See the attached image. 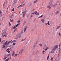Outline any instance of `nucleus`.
Returning a JSON list of instances; mask_svg holds the SVG:
<instances>
[{"instance_id":"obj_10","label":"nucleus","mask_w":61,"mask_h":61,"mask_svg":"<svg viewBox=\"0 0 61 61\" xmlns=\"http://www.w3.org/2000/svg\"><path fill=\"white\" fill-rule=\"evenodd\" d=\"M15 54V51H13V53L12 54V56H14Z\"/></svg>"},{"instance_id":"obj_36","label":"nucleus","mask_w":61,"mask_h":61,"mask_svg":"<svg viewBox=\"0 0 61 61\" xmlns=\"http://www.w3.org/2000/svg\"><path fill=\"white\" fill-rule=\"evenodd\" d=\"M6 58H7V57L6 56L5 57H4V59H5V60L6 59Z\"/></svg>"},{"instance_id":"obj_64","label":"nucleus","mask_w":61,"mask_h":61,"mask_svg":"<svg viewBox=\"0 0 61 61\" xmlns=\"http://www.w3.org/2000/svg\"><path fill=\"white\" fill-rule=\"evenodd\" d=\"M53 59V58H51V61H52V59Z\"/></svg>"},{"instance_id":"obj_54","label":"nucleus","mask_w":61,"mask_h":61,"mask_svg":"<svg viewBox=\"0 0 61 61\" xmlns=\"http://www.w3.org/2000/svg\"><path fill=\"white\" fill-rule=\"evenodd\" d=\"M51 53H54V51H52L51 52Z\"/></svg>"},{"instance_id":"obj_8","label":"nucleus","mask_w":61,"mask_h":61,"mask_svg":"<svg viewBox=\"0 0 61 61\" xmlns=\"http://www.w3.org/2000/svg\"><path fill=\"white\" fill-rule=\"evenodd\" d=\"M59 59V57H57L56 59V61H58Z\"/></svg>"},{"instance_id":"obj_16","label":"nucleus","mask_w":61,"mask_h":61,"mask_svg":"<svg viewBox=\"0 0 61 61\" xmlns=\"http://www.w3.org/2000/svg\"><path fill=\"white\" fill-rule=\"evenodd\" d=\"M5 2L4 3L3 5V6L4 8H5Z\"/></svg>"},{"instance_id":"obj_39","label":"nucleus","mask_w":61,"mask_h":61,"mask_svg":"<svg viewBox=\"0 0 61 61\" xmlns=\"http://www.w3.org/2000/svg\"><path fill=\"white\" fill-rule=\"evenodd\" d=\"M15 44H16L15 43H13L12 45H13V46H14V45H15Z\"/></svg>"},{"instance_id":"obj_6","label":"nucleus","mask_w":61,"mask_h":61,"mask_svg":"<svg viewBox=\"0 0 61 61\" xmlns=\"http://www.w3.org/2000/svg\"><path fill=\"white\" fill-rule=\"evenodd\" d=\"M10 44H12V43H13V40H11L9 42H8L7 45H8L9 44H10Z\"/></svg>"},{"instance_id":"obj_15","label":"nucleus","mask_w":61,"mask_h":61,"mask_svg":"<svg viewBox=\"0 0 61 61\" xmlns=\"http://www.w3.org/2000/svg\"><path fill=\"white\" fill-rule=\"evenodd\" d=\"M7 40L4 43V45H6L7 44Z\"/></svg>"},{"instance_id":"obj_32","label":"nucleus","mask_w":61,"mask_h":61,"mask_svg":"<svg viewBox=\"0 0 61 61\" xmlns=\"http://www.w3.org/2000/svg\"><path fill=\"white\" fill-rule=\"evenodd\" d=\"M10 55L11 54H8L7 55V57L9 56H10Z\"/></svg>"},{"instance_id":"obj_43","label":"nucleus","mask_w":61,"mask_h":61,"mask_svg":"<svg viewBox=\"0 0 61 61\" xmlns=\"http://www.w3.org/2000/svg\"><path fill=\"white\" fill-rule=\"evenodd\" d=\"M5 40H3L2 41V43H5Z\"/></svg>"},{"instance_id":"obj_19","label":"nucleus","mask_w":61,"mask_h":61,"mask_svg":"<svg viewBox=\"0 0 61 61\" xmlns=\"http://www.w3.org/2000/svg\"><path fill=\"white\" fill-rule=\"evenodd\" d=\"M49 49V48L48 47H47L46 48H45V49H44L45 50H47V49Z\"/></svg>"},{"instance_id":"obj_34","label":"nucleus","mask_w":61,"mask_h":61,"mask_svg":"<svg viewBox=\"0 0 61 61\" xmlns=\"http://www.w3.org/2000/svg\"><path fill=\"white\" fill-rule=\"evenodd\" d=\"M20 21H21V20H18L17 21V23H20Z\"/></svg>"},{"instance_id":"obj_23","label":"nucleus","mask_w":61,"mask_h":61,"mask_svg":"<svg viewBox=\"0 0 61 61\" xmlns=\"http://www.w3.org/2000/svg\"><path fill=\"white\" fill-rule=\"evenodd\" d=\"M19 25H20V24L19 23L18 24H17L15 26H16V27H17Z\"/></svg>"},{"instance_id":"obj_53","label":"nucleus","mask_w":61,"mask_h":61,"mask_svg":"<svg viewBox=\"0 0 61 61\" xmlns=\"http://www.w3.org/2000/svg\"><path fill=\"white\" fill-rule=\"evenodd\" d=\"M36 44H37V43H35L34 44V45H35V46H36Z\"/></svg>"},{"instance_id":"obj_45","label":"nucleus","mask_w":61,"mask_h":61,"mask_svg":"<svg viewBox=\"0 0 61 61\" xmlns=\"http://www.w3.org/2000/svg\"><path fill=\"white\" fill-rule=\"evenodd\" d=\"M21 33H23V30H22L21 31Z\"/></svg>"},{"instance_id":"obj_41","label":"nucleus","mask_w":61,"mask_h":61,"mask_svg":"<svg viewBox=\"0 0 61 61\" xmlns=\"http://www.w3.org/2000/svg\"><path fill=\"white\" fill-rule=\"evenodd\" d=\"M9 25H10V26H11V24L10 22H9Z\"/></svg>"},{"instance_id":"obj_31","label":"nucleus","mask_w":61,"mask_h":61,"mask_svg":"<svg viewBox=\"0 0 61 61\" xmlns=\"http://www.w3.org/2000/svg\"><path fill=\"white\" fill-rule=\"evenodd\" d=\"M35 12H33L31 13V15H35Z\"/></svg>"},{"instance_id":"obj_25","label":"nucleus","mask_w":61,"mask_h":61,"mask_svg":"<svg viewBox=\"0 0 61 61\" xmlns=\"http://www.w3.org/2000/svg\"><path fill=\"white\" fill-rule=\"evenodd\" d=\"M39 45L40 46H41V47L42 46V44L41 43L40 44H39Z\"/></svg>"},{"instance_id":"obj_55","label":"nucleus","mask_w":61,"mask_h":61,"mask_svg":"<svg viewBox=\"0 0 61 61\" xmlns=\"http://www.w3.org/2000/svg\"><path fill=\"white\" fill-rule=\"evenodd\" d=\"M53 51H55V49L54 48H53V49H52Z\"/></svg>"},{"instance_id":"obj_46","label":"nucleus","mask_w":61,"mask_h":61,"mask_svg":"<svg viewBox=\"0 0 61 61\" xmlns=\"http://www.w3.org/2000/svg\"><path fill=\"white\" fill-rule=\"evenodd\" d=\"M17 0H14V2H16V1H17Z\"/></svg>"},{"instance_id":"obj_2","label":"nucleus","mask_w":61,"mask_h":61,"mask_svg":"<svg viewBox=\"0 0 61 61\" xmlns=\"http://www.w3.org/2000/svg\"><path fill=\"white\" fill-rule=\"evenodd\" d=\"M52 5V2L51 1H50L48 5L47 6V8H48L49 9L51 8V6L50 5Z\"/></svg>"},{"instance_id":"obj_11","label":"nucleus","mask_w":61,"mask_h":61,"mask_svg":"<svg viewBox=\"0 0 61 61\" xmlns=\"http://www.w3.org/2000/svg\"><path fill=\"white\" fill-rule=\"evenodd\" d=\"M58 35L59 36H60V37H61V33L60 32H59L58 34Z\"/></svg>"},{"instance_id":"obj_7","label":"nucleus","mask_w":61,"mask_h":61,"mask_svg":"<svg viewBox=\"0 0 61 61\" xmlns=\"http://www.w3.org/2000/svg\"><path fill=\"white\" fill-rule=\"evenodd\" d=\"M21 37V35L20 34H18L17 35V37L16 38L18 39V38H20Z\"/></svg>"},{"instance_id":"obj_1","label":"nucleus","mask_w":61,"mask_h":61,"mask_svg":"<svg viewBox=\"0 0 61 61\" xmlns=\"http://www.w3.org/2000/svg\"><path fill=\"white\" fill-rule=\"evenodd\" d=\"M2 37H4L5 36V37H6V33L5 30H3L2 31Z\"/></svg>"},{"instance_id":"obj_28","label":"nucleus","mask_w":61,"mask_h":61,"mask_svg":"<svg viewBox=\"0 0 61 61\" xmlns=\"http://www.w3.org/2000/svg\"><path fill=\"white\" fill-rule=\"evenodd\" d=\"M50 22V21H49L47 23V24L48 25H50V23H49Z\"/></svg>"},{"instance_id":"obj_27","label":"nucleus","mask_w":61,"mask_h":61,"mask_svg":"<svg viewBox=\"0 0 61 61\" xmlns=\"http://www.w3.org/2000/svg\"><path fill=\"white\" fill-rule=\"evenodd\" d=\"M42 17H43V15H41L39 17H38V18H42Z\"/></svg>"},{"instance_id":"obj_37","label":"nucleus","mask_w":61,"mask_h":61,"mask_svg":"<svg viewBox=\"0 0 61 61\" xmlns=\"http://www.w3.org/2000/svg\"><path fill=\"white\" fill-rule=\"evenodd\" d=\"M13 20H12L10 19V22H13Z\"/></svg>"},{"instance_id":"obj_62","label":"nucleus","mask_w":61,"mask_h":61,"mask_svg":"<svg viewBox=\"0 0 61 61\" xmlns=\"http://www.w3.org/2000/svg\"><path fill=\"white\" fill-rule=\"evenodd\" d=\"M19 7H20L19 6H18L17 7V8H19Z\"/></svg>"},{"instance_id":"obj_13","label":"nucleus","mask_w":61,"mask_h":61,"mask_svg":"<svg viewBox=\"0 0 61 61\" xmlns=\"http://www.w3.org/2000/svg\"><path fill=\"white\" fill-rule=\"evenodd\" d=\"M60 11L59 10H58V11H56L55 12V14H59V12Z\"/></svg>"},{"instance_id":"obj_51","label":"nucleus","mask_w":61,"mask_h":61,"mask_svg":"<svg viewBox=\"0 0 61 61\" xmlns=\"http://www.w3.org/2000/svg\"><path fill=\"white\" fill-rule=\"evenodd\" d=\"M12 11H14V8H13V9Z\"/></svg>"},{"instance_id":"obj_63","label":"nucleus","mask_w":61,"mask_h":61,"mask_svg":"<svg viewBox=\"0 0 61 61\" xmlns=\"http://www.w3.org/2000/svg\"><path fill=\"white\" fill-rule=\"evenodd\" d=\"M1 39H0V42H1Z\"/></svg>"},{"instance_id":"obj_21","label":"nucleus","mask_w":61,"mask_h":61,"mask_svg":"<svg viewBox=\"0 0 61 61\" xmlns=\"http://www.w3.org/2000/svg\"><path fill=\"white\" fill-rule=\"evenodd\" d=\"M55 47L56 48H58V45H56Z\"/></svg>"},{"instance_id":"obj_50","label":"nucleus","mask_w":61,"mask_h":61,"mask_svg":"<svg viewBox=\"0 0 61 61\" xmlns=\"http://www.w3.org/2000/svg\"><path fill=\"white\" fill-rule=\"evenodd\" d=\"M2 13V11L0 10V14H1Z\"/></svg>"},{"instance_id":"obj_61","label":"nucleus","mask_w":61,"mask_h":61,"mask_svg":"<svg viewBox=\"0 0 61 61\" xmlns=\"http://www.w3.org/2000/svg\"><path fill=\"white\" fill-rule=\"evenodd\" d=\"M60 55V53H59V54H58L59 56Z\"/></svg>"},{"instance_id":"obj_49","label":"nucleus","mask_w":61,"mask_h":61,"mask_svg":"<svg viewBox=\"0 0 61 61\" xmlns=\"http://www.w3.org/2000/svg\"><path fill=\"white\" fill-rule=\"evenodd\" d=\"M16 28V27L15 26L14 27L13 29H15V28Z\"/></svg>"},{"instance_id":"obj_35","label":"nucleus","mask_w":61,"mask_h":61,"mask_svg":"<svg viewBox=\"0 0 61 61\" xmlns=\"http://www.w3.org/2000/svg\"><path fill=\"white\" fill-rule=\"evenodd\" d=\"M5 45H4L3 46L2 48L3 49V48H5Z\"/></svg>"},{"instance_id":"obj_29","label":"nucleus","mask_w":61,"mask_h":61,"mask_svg":"<svg viewBox=\"0 0 61 61\" xmlns=\"http://www.w3.org/2000/svg\"><path fill=\"white\" fill-rule=\"evenodd\" d=\"M13 17H14V16H13V15L11 16L10 17V18H13Z\"/></svg>"},{"instance_id":"obj_17","label":"nucleus","mask_w":61,"mask_h":61,"mask_svg":"<svg viewBox=\"0 0 61 61\" xmlns=\"http://www.w3.org/2000/svg\"><path fill=\"white\" fill-rule=\"evenodd\" d=\"M46 45H45L44 46V47H43V49H46Z\"/></svg>"},{"instance_id":"obj_33","label":"nucleus","mask_w":61,"mask_h":61,"mask_svg":"<svg viewBox=\"0 0 61 61\" xmlns=\"http://www.w3.org/2000/svg\"><path fill=\"white\" fill-rule=\"evenodd\" d=\"M45 51H44L43 50V51H42V53L43 54H44Z\"/></svg>"},{"instance_id":"obj_42","label":"nucleus","mask_w":61,"mask_h":61,"mask_svg":"<svg viewBox=\"0 0 61 61\" xmlns=\"http://www.w3.org/2000/svg\"><path fill=\"white\" fill-rule=\"evenodd\" d=\"M9 60V58L7 59L6 60H5V61H7Z\"/></svg>"},{"instance_id":"obj_52","label":"nucleus","mask_w":61,"mask_h":61,"mask_svg":"<svg viewBox=\"0 0 61 61\" xmlns=\"http://www.w3.org/2000/svg\"><path fill=\"white\" fill-rule=\"evenodd\" d=\"M8 8H7V11H6V12H8Z\"/></svg>"},{"instance_id":"obj_58","label":"nucleus","mask_w":61,"mask_h":61,"mask_svg":"<svg viewBox=\"0 0 61 61\" xmlns=\"http://www.w3.org/2000/svg\"><path fill=\"white\" fill-rule=\"evenodd\" d=\"M49 56H48L47 57V60H48V58H49Z\"/></svg>"},{"instance_id":"obj_12","label":"nucleus","mask_w":61,"mask_h":61,"mask_svg":"<svg viewBox=\"0 0 61 61\" xmlns=\"http://www.w3.org/2000/svg\"><path fill=\"white\" fill-rule=\"evenodd\" d=\"M27 27H26L24 29V32H25V31H26V30L27 29Z\"/></svg>"},{"instance_id":"obj_56","label":"nucleus","mask_w":61,"mask_h":61,"mask_svg":"<svg viewBox=\"0 0 61 61\" xmlns=\"http://www.w3.org/2000/svg\"><path fill=\"white\" fill-rule=\"evenodd\" d=\"M58 49H59V51H60L61 49L60 48H59Z\"/></svg>"},{"instance_id":"obj_47","label":"nucleus","mask_w":61,"mask_h":61,"mask_svg":"<svg viewBox=\"0 0 61 61\" xmlns=\"http://www.w3.org/2000/svg\"><path fill=\"white\" fill-rule=\"evenodd\" d=\"M35 13V14H36L37 13V11H36L35 12H34Z\"/></svg>"},{"instance_id":"obj_38","label":"nucleus","mask_w":61,"mask_h":61,"mask_svg":"<svg viewBox=\"0 0 61 61\" xmlns=\"http://www.w3.org/2000/svg\"><path fill=\"white\" fill-rule=\"evenodd\" d=\"M60 46H61V44H60L59 45V48H60Z\"/></svg>"},{"instance_id":"obj_48","label":"nucleus","mask_w":61,"mask_h":61,"mask_svg":"<svg viewBox=\"0 0 61 61\" xmlns=\"http://www.w3.org/2000/svg\"><path fill=\"white\" fill-rule=\"evenodd\" d=\"M47 23H45V25H47Z\"/></svg>"},{"instance_id":"obj_60","label":"nucleus","mask_w":61,"mask_h":61,"mask_svg":"<svg viewBox=\"0 0 61 61\" xmlns=\"http://www.w3.org/2000/svg\"><path fill=\"white\" fill-rule=\"evenodd\" d=\"M2 19H4V16H2Z\"/></svg>"},{"instance_id":"obj_24","label":"nucleus","mask_w":61,"mask_h":61,"mask_svg":"<svg viewBox=\"0 0 61 61\" xmlns=\"http://www.w3.org/2000/svg\"><path fill=\"white\" fill-rule=\"evenodd\" d=\"M29 5L30 6H32V3H31V2H30V4Z\"/></svg>"},{"instance_id":"obj_14","label":"nucleus","mask_w":61,"mask_h":61,"mask_svg":"<svg viewBox=\"0 0 61 61\" xmlns=\"http://www.w3.org/2000/svg\"><path fill=\"white\" fill-rule=\"evenodd\" d=\"M38 1V0H36L34 1L33 2V3H36Z\"/></svg>"},{"instance_id":"obj_44","label":"nucleus","mask_w":61,"mask_h":61,"mask_svg":"<svg viewBox=\"0 0 61 61\" xmlns=\"http://www.w3.org/2000/svg\"><path fill=\"white\" fill-rule=\"evenodd\" d=\"M17 30V29H15L14 30V32H15Z\"/></svg>"},{"instance_id":"obj_20","label":"nucleus","mask_w":61,"mask_h":61,"mask_svg":"<svg viewBox=\"0 0 61 61\" xmlns=\"http://www.w3.org/2000/svg\"><path fill=\"white\" fill-rule=\"evenodd\" d=\"M60 27V26H58L57 28H56V30H57L58 29H59V28Z\"/></svg>"},{"instance_id":"obj_18","label":"nucleus","mask_w":61,"mask_h":61,"mask_svg":"<svg viewBox=\"0 0 61 61\" xmlns=\"http://www.w3.org/2000/svg\"><path fill=\"white\" fill-rule=\"evenodd\" d=\"M55 7V4H53L52 5V8H54Z\"/></svg>"},{"instance_id":"obj_26","label":"nucleus","mask_w":61,"mask_h":61,"mask_svg":"<svg viewBox=\"0 0 61 61\" xmlns=\"http://www.w3.org/2000/svg\"><path fill=\"white\" fill-rule=\"evenodd\" d=\"M25 38L23 39H22L21 40V41H25Z\"/></svg>"},{"instance_id":"obj_3","label":"nucleus","mask_w":61,"mask_h":61,"mask_svg":"<svg viewBox=\"0 0 61 61\" xmlns=\"http://www.w3.org/2000/svg\"><path fill=\"white\" fill-rule=\"evenodd\" d=\"M23 11L22 13V17H24V16H25V13H26V11L25 10L24 11V10H23Z\"/></svg>"},{"instance_id":"obj_59","label":"nucleus","mask_w":61,"mask_h":61,"mask_svg":"<svg viewBox=\"0 0 61 61\" xmlns=\"http://www.w3.org/2000/svg\"><path fill=\"white\" fill-rule=\"evenodd\" d=\"M30 17H33V16L32 15H30Z\"/></svg>"},{"instance_id":"obj_4","label":"nucleus","mask_w":61,"mask_h":61,"mask_svg":"<svg viewBox=\"0 0 61 61\" xmlns=\"http://www.w3.org/2000/svg\"><path fill=\"white\" fill-rule=\"evenodd\" d=\"M23 51H24V49H21L19 53V54L18 55H20L22 53V52H23Z\"/></svg>"},{"instance_id":"obj_5","label":"nucleus","mask_w":61,"mask_h":61,"mask_svg":"<svg viewBox=\"0 0 61 61\" xmlns=\"http://www.w3.org/2000/svg\"><path fill=\"white\" fill-rule=\"evenodd\" d=\"M22 4V5H20L19 6L20 7V6H21V7H22V6H24L25 5V2L24 1L21 3Z\"/></svg>"},{"instance_id":"obj_40","label":"nucleus","mask_w":61,"mask_h":61,"mask_svg":"<svg viewBox=\"0 0 61 61\" xmlns=\"http://www.w3.org/2000/svg\"><path fill=\"white\" fill-rule=\"evenodd\" d=\"M7 52L8 53H10V51H7Z\"/></svg>"},{"instance_id":"obj_22","label":"nucleus","mask_w":61,"mask_h":61,"mask_svg":"<svg viewBox=\"0 0 61 61\" xmlns=\"http://www.w3.org/2000/svg\"><path fill=\"white\" fill-rule=\"evenodd\" d=\"M10 49H11V48H8V49H7V50H6V51H9V50H10Z\"/></svg>"},{"instance_id":"obj_9","label":"nucleus","mask_w":61,"mask_h":61,"mask_svg":"<svg viewBox=\"0 0 61 61\" xmlns=\"http://www.w3.org/2000/svg\"><path fill=\"white\" fill-rule=\"evenodd\" d=\"M41 21L42 23H44V22H45V20L44 19H42L41 20Z\"/></svg>"},{"instance_id":"obj_57","label":"nucleus","mask_w":61,"mask_h":61,"mask_svg":"<svg viewBox=\"0 0 61 61\" xmlns=\"http://www.w3.org/2000/svg\"><path fill=\"white\" fill-rule=\"evenodd\" d=\"M12 42L13 43V42H15V41H12Z\"/></svg>"},{"instance_id":"obj_30","label":"nucleus","mask_w":61,"mask_h":61,"mask_svg":"<svg viewBox=\"0 0 61 61\" xmlns=\"http://www.w3.org/2000/svg\"><path fill=\"white\" fill-rule=\"evenodd\" d=\"M17 55H18V54H15L14 57H15V56H17Z\"/></svg>"}]
</instances>
